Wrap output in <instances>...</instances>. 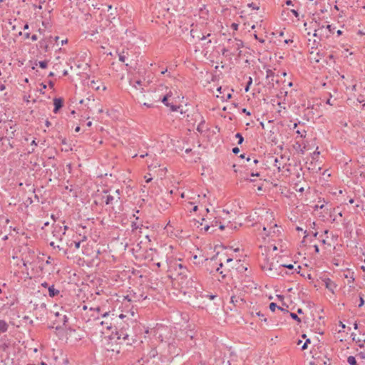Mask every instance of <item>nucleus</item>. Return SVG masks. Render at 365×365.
Listing matches in <instances>:
<instances>
[{
  "label": "nucleus",
  "mask_w": 365,
  "mask_h": 365,
  "mask_svg": "<svg viewBox=\"0 0 365 365\" xmlns=\"http://www.w3.org/2000/svg\"><path fill=\"white\" fill-rule=\"evenodd\" d=\"M202 123H203L202 122L201 123H200V124L198 125L197 128V130L198 131H200V132H202Z\"/></svg>",
  "instance_id": "nucleus-42"
},
{
  "label": "nucleus",
  "mask_w": 365,
  "mask_h": 365,
  "mask_svg": "<svg viewBox=\"0 0 365 365\" xmlns=\"http://www.w3.org/2000/svg\"><path fill=\"white\" fill-rule=\"evenodd\" d=\"M269 309L272 312H274L276 309H280L282 311L284 310V309H282V307H279L277 305L276 303L274 302H272L269 304Z\"/></svg>",
  "instance_id": "nucleus-15"
},
{
  "label": "nucleus",
  "mask_w": 365,
  "mask_h": 365,
  "mask_svg": "<svg viewBox=\"0 0 365 365\" xmlns=\"http://www.w3.org/2000/svg\"><path fill=\"white\" fill-rule=\"evenodd\" d=\"M189 204L194 205L192 210L195 211V212L197 211L198 206L197 205H195L196 204V201L195 202H189Z\"/></svg>",
  "instance_id": "nucleus-34"
},
{
  "label": "nucleus",
  "mask_w": 365,
  "mask_h": 365,
  "mask_svg": "<svg viewBox=\"0 0 365 365\" xmlns=\"http://www.w3.org/2000/svg\"><path fill=\"white\" fill-rule=\"evenodd\" d=\"M251 176L254 177V176H259V173H251Z\"/></svg>",
  "instance_id": "nucleus-50"
},
{
  "label": "nucleus",
  "mask_w": 365,
  "mask_h": 365,
  "mask_svg": "<svg viewBox=\"0 0 365 365\" xmlns=\"http://www.w3.org/2000/svg\"><path fill=\"white\" fill-rule=\"evenodd\" d=\"M322 282H324V284L325 287L331 292L332 293H334V290L336 289L337 285L334 282H333L331 279L324 277L322 279Z\"/></svg>",
  "instance_id": "nucleus-5"
},
{
  "label": "nucleus",
  "mask_w": 365,
  "mask_h": 365,
  "mask_svg": "<svg viewBox=\"0 0 365 365\" xmlns=\"http://www.w3.org/2000/svg\"><path fill=\"white\" fill-rule=\"evenodd\" d=\"M282 267H286V268H288L289 269H294V265L289 264H279L278 265V268L280 269Z\"/></svg>",
  "instance_id": "nucleus-24"
},
{
  "label": "nucleus",
  "mask_w": 365,
  "mask_h": 365,
  "mask_svg": "<svg viewBox=\"0 0 365 365\" xmlns=\"http://www.w3.org/2000/svg\"><path fill=\"white\" fill-rule=\"evenodd\" d=\"M4 89H5V86H4V85H3V84H2V85H1V86H0V91H4Z\"/></svg>",
  "instance_id": "nucleus-61"
},
{
  "label": "nucleus",
  "mask_w": 365,
  "mask_h": 365,
  "mask_svg": "<svg viewBox=\"0 0 365 365\" xmlns=\"http://www.w3.org/2000/svg\"><path fill=\"white\" fill-rule=\"evenodd\" d=\"M125 58H126V57H125V56L124 54V52H123V53L119 54V61L120 62H123L124 63L125 61Z\"/></svg>",
  "instance_id": "nucleus-27"
},
{
  "label": "nucleus",
  "mask_w": 365,
  "mask_h": 365,
  "mask_svg": "<svg viewBox=\"0 0 365 365\" xmlns=\"http://www.w3.org/2000/svg\"><path fill=\"white\" fill-rule=\"evenodd\" d=\"M108 315H109V312H105L104 314H102V317H103V318H106V317H107Z\"/></svg>",
  "instance_id": "nucleus-51"
},
{
  "label": "nucleus",
  "mask_w": 365,
  "mask_h": 365,
  "mask_svg": "<svg viewBox=\"0 0 365 365\" xmlns=\"http://www.w3.org/2000/svg\"><path fill=\"white\" fill-rule=\"evenodd\" d=\"M91 310H96L97 312H100L101 311V308L99 307H96V308H91Z\"/></svg>",
  "instance_id": "nucleus-46"
},
{
  "label": "nucleus",
  "mask_w": 365,
  "mask_h": 365,
  "mask_svg": "<svg viewBox=\"0 0 365 365\" xmlns=\"http://www.w3.org/2000/svg\"><path fill=\"white\" fill-rule=\"evenodd\" d=\"M48 296L50 297H54L59 294V290L56 289L53 285L48 287Z\"/></svg>",
  "instance_id": "nucleus-9"
},
{
  "label": "nucleus",
  "mask_w": 365,
  "mask_h": 365,
  "mask_svg": "<svg viewBox=\"0 0 365 365\" xmlns=\"http://www.w3.org/2000/svg\"><path fill=\"white\" fill-rule=\"evenodd\" d=\"M235 47L237 49H239L243 46V42L241 40L235 39Z\"/></svg>",
  "instance_id": "nucleus-22"
},
{
  "label": "nucleus",
  "mask_w": 365,
  "mask_h": 365,
  "mask_svg": "<svg viewBox=\"0 0 365 365\" xmlns=\"http://www.w3.org/2000/svg\"><path fill=\"white\" fill-rule=\"evenodd\" d=\"M205 198H206V195L205 194H203L202 195H197V199L199 200V202H200L202 200H203V202H205Z\"/></svg>",
  "instance_id": "nucleus-30"
},
{
  "label": "nucleus",
  "mask_w": 365,
  "mask_h": 365,
  "mask_svg": "<svg viewBox=\"0 0 365 365\" xmlns=\"http://www.w3.org/2000/svg\"><path fill=\"white\" fill-rule=\"evenodd\" d=\"M143 106H146V107H148V108H150V107L152 106V105H151V104H148V103H145L143 104Z\"/></svg>",
  "instance_id": "nucleus-59"
},
{
  "label": "nucleus",
  "mask_w": 365,
  "mask_h": 365,
  "mask_svg": "<svg viewBox=\"0 0 365 365\" xmlns=\"http://www.w3.org/2000/svg\"><path fill=\"white\" fill-rule=\"evenodd\" d=\"M219 227L220 230H223L225 229V226L224 225H220Z\"/></svg>",
  "instance_id": "nucleus-63"
},
{
  "label": "nucleus",
  "mask_w": 365,
  "mask_h": 365,
  "mask_svg": "<svg viewBox=\"0 0 365 365\" xmlns=\"http://www.w3.org/2000/svg\"><path fill=\"white\" fill-rule=\"evenodd\" d=\"M168 268L170 269H174L178 271L179 269L178 274L180 275L186 276L187 268L178 260H170L168 259H166Z\"/></svg>",
  "instance_id": "nucleus-3"
},
{
  "label": "nucleus",
  "mask_w": 365,
  "mask_h": 365,
  "mask_svg": "<svg viewBox=\"0 0 365 365\" xmlns=\"http://www.w3.org/2000/svg\"><path fill=\"white\" fill-rule=\"evenodd\" d=\"M25 38H31V36H30V34H29V33H26V34H25Z\"/></svg>",
  "instance_id": "nucleus-58"
},
{
  "label": "nucleus",
  "mask_w": 365,
  "mask_h": 365,
  "mask_svg": "<svg viewBox=\"0 0 365 365\" xmlns=\"http://www.w3.org/2000/svg\"><path fill=\"white\" fill-rule=\"evenodd\" d=\"M257 315L260 317V319L264 322H267V318L264 317V315L261 312H257Z\"/></svg>",
  "instance_id": "nucleus-32"
},
{
  "label": "nucleus",
  "mask_w": 365,
  "mask_h": 365,
  "mask_svg": "<svg viewBox=\"0 0 365 365\" xmlns=\"http://www.w3.org/2000/svg\"><path fill=\"white\" fill-rule=\"evenodd\" d=\"M67 42H68V40H67V39L62 40V41H61V45H64V44L67 43Z\"/></svg>",
  "instance_id": "nucleus-55"
},
{
  "label": "nucleus",
  "mask_w": 365,
  "mask_h": 365,
  "mask_svg": "<svg viewBox=\"0 0 365 365\" xmlns=\"http://www.w3.org/2000/svg\"><path fill=\"white\" fill-rule=\"evenodd\" d=\"M31 145H35V146H36V145H37V143H36V140H32V142H31Z\"/></svg>",
  "instance_id": "nucleus-54"
},
{
  "label": "nucleus",
  "mask_w": 365,
  "mask_h": 365,
  "mask_svg": "<svg viewBox=\"0 0 365 365\" xmlns=\"http://www.w3.org/2000/svg\"><path fill=\"white\" fill-rule=\"evenodd\" d=\"M54 109L53 113H57L60 108L63 106V100L60 98H55L53 99Z\"/></svg>",
  "instance_id": "nucleus-7"
},
{
  "label": "nucleus",
  "mask_w": 365,
  "mask_h": 365,
  "mask_svg": "<svg viewBox=\"0 0 365 365\" xmlns=\"http://www.w3.org/2000/svg\"><path fill=\"white\" fill-rule=\"evenodd\" d=\"M239 152H240V149H239V148L235 147V148H232V153H235V154H237V153H239Z\"/></svg>",
  "instance_id": "nucleus-36"
},
{
  "label": "nucleus",
  "mask_w": 365,
  "mask_h": 365,
  "mask_svg": "<svg viewBox=\"0 0 365 365\" xmlns=\"http://www.w3.org/2000/svg\"><path fill=\"white\" fill-rule=\"evenodd\" d=\"M41 285L44 287H47L48 286V283L47 282H43L41 284Z\"/></svg>",
  "instance_id": "nucleus-57"
},
{
  "label": "nucleus",
  "mask_w": 365,
  "mask_h": 365,
  "mask_svg": "<svg viewBox=\"0 0 365 365\" xmlns=\"http://www.w3.org/2000/svg\"><path fill=\"white\" fill-rule=\"evenodd\" d=\"M290 316H291V317H292L293 319H294V320H296V321H297V322H301L300 319L298 317V316H297V314H295V313H291V314H290Z\"/></svg>",
  "instance_id": "nucleus-29"
},
{
  "label": "nucleus",
  "mask_w": 365,
  "mask_h": 365,
  "mask_svg": "<svg viewBox=\"0 0 365 365\" xmlns=\"http://www.w3.org/2000/svg\"><path fill=\"white\" fill-rule=\"evenodd\" d=\"M158 268H160L161 266L160 262H155V263H153Z\"/></svg>",
  "instance_id": "nucleus-44"
},
{
  "label": "nucleus",
  "mask_w": 365,
  "mask_h": 365,
  "mask_svg": "<svg viewBox=\"0 0 365 365\" xmlns=\"http://www.w3.org/2000/svg\"><path fill=\"white\" fill-rule=\"evenodd\" d=\"M31 39L33 41H36L38 39V36H37V35H36V34H33L32 36H31Z\"/></svg>",
  "instance_id": "nucleus-37"
},
{
  "label": "nucleus",
  "mask_w": 365,
  "mask_h": 365,
  "mask_svg": "<svg viewBox=\"0 0 365 365\" xmlns=\"http://www.w3.org/2000/svg\"><path fill=\"white\" fill-rule=\"evenodd\" d=\"M242 111H243V113H245L247 115H250V112H248V111H247V110H246L245 108H244V109L242 110Z\"/></svg>",
  "instance_id": "nucleus-60"
},
{
  "label": "nucleus",
  "mask_w": 365,
  "mask_h": 365,
  "mask_svg": "<svg viewBox=\"0 0 365 365\" xmlns=\"http://www.w3.org/2000/svg\"><path fill=\"white\" fill-rule=\"evenodd\" d=\"M347 362L350 364V365H358L357 364V362H356V360L355 359L354 356H349L348 358H347Z\"/></svg>",
  "instance_id": "nucleus-17"
},
{
  "label": "nucleus",
  "mask_w": 365,
  "mask_h": 365,
  "mask_svg": "<svg viewBox=\"0 0 365 365\" xmlns=\"http://www.w3.org/2000/svg\"><path fill=\"white\" fill-rule=\"evenodd\" d=\"M248 6L254 9H258V7L255 6L254 3L249 4Z\"/></svg>",
  "instance_id": "nucleus-41"
},
{
  "label": "nucleus",
  "mask_w": 365,
  "mask_h": 365,
  "mask_svg": "<svg viewBox=\"0 0 365 365\" xmlns=\"http://www.w3.org/2000/svg\"><path fill=\"white\" fill-rule=\"evenodd\" d=\"M307 348V343H305V342H304V343L303 344V345L302 346V348H301V349H302V350H304V349H306Z\"/></svg>",
  "instance_id": "nucleus-45"
},
{
  "label": "nucleus",
  "mask_w": 365,
  "mask_h": 365,
  "mask_svg": "<svg viewBox=\"0 0 365 365\" xmlns=\"http://www.w3.org/2000/svg\"><path fill=\"white\" fill-rule=\"evenodd\" d=\"M91 86L97 91L100 89V86H97L96 83L94 81H92L91 82Z\"/></svg>",
  "instance_id": "nucleus-28"
},
{
  "label": "nucleus",
  "mask_w": 365,
  "mask_h": 365,
  "mask_svg": "<svg viewBox=\"0 0 365 365\" xmlns=\"http://www.w3.org/2000/svg\"><path fill=\"white\" fill-rule=\"evenodd\" d=\"M222 266H223L222 262H220V267L217 268L216 271L218 272L220 274H222V278H224L226 276V274H224L223 271L220 270V269L222 268Z\"/></svg>",
  "instance_id": "nucleus-26"
},
{
  "label": "nucleus",
  "mask_w": 365,
  "mask_h": 365,
  "mask_svg": "<svg viewBox=\"0 0 365 365\" xmlns=\"http://www.w3.org/2000/svg\"><path fill=\"white\" fill-rule=\"evenodd\" d=\"M237 302V300L236 299V297H235V296H232V297H231V302H232V303H233V304H235V302Z\"/></svg>",
  "instance_id": "nucleus-43"
},
{
  "label": "nucleus",
  "mask_w": 365,
  "mask_h": 365,
  "mask_svg": "<svg viewBox=\"0 0 365 365\" xmlns=\"http://www.w3.org/2000/svg\"><path fill=\"white\" fill-rule=\"evenodd\" d=\"M314 251L318 253L319 252V247L317 245H314Z\"/></svg>",
  "instance_id": "nucleus-48"
},
{
  "label": "nucleus",
  "mask_w": 365,
  "mask_h": 365,
  "mask_svg": "<svg viewBox=\"0 0 365 365\" xmlns=\"http://www.w3.org/2000/svg\"><path fill=\"white\" fill-rule=\"evenodd\" d=\"M261 267L271 277H275L279 274L277 263H274V261L270 262L269 259H264V262L261 264Z\"/></svg>",
  "instance_id": "nucleus-2"
},
{
  "label": "nucleus",
  "mask_w": 365,
  "mask_h": 365,
  "mask_svg": "<svg viewBox=\"0 0 365 365\" xmlns=\"http://www.w3.org/2000/svg\"><path fill=\"white\" fill-rule=\"evenodd\" d=\"M53 236L56 238H58L60 240H62V227L60 225H56L53 227Z\"/></svg>",
  "instance_id": "nucleus-8"
},
{
  "label": "nucleus",
  "mask_w": 365,
  "mask_h": 365,
  "mask_svg": "<svg viewBox=\"0 0 365 365\" xmlns=\"http://www.w3.org/2000/svg\"><path fill=\"white\" fill-rule=\"evenodd\" d=\"M116 334L118 335V336H117L118 339H122L124 341L128 340V337H129L128 334L125 333L123 330L117 331Z\"/></svg>",
  "instance_id": "nucleus-10"
},
{
  "label": "nucleus",
  "mask_w": 365,
  "mask_h": 365,
  "mask_svg": "<svg viewBox=\"0 0 365 365\" xmlns=\"http://www.w3.org/2000/svg\"><path fill=\"white\" fill-rule=\"evenodd\" d=\"M296 133L301 137V138H304L305 137L306 135V130H296Z\"/></svg>",
  "instance_id": "nucleus-25"
},
{
  "label": "nucleus",
  "mask_w": 365,
  "mask_h": 365,
  "mask_svg": "<svg viewBox=\"0 0 365 365\" xmlns=\"http://www.w3.org/2000/svg\"><path fill=\"white\" fill-rule=\"evenodd\" d=\"M9 325L4 320H0V334L6 332L8 329Z\"/></svg>",
  "instance_id": "nucleus-12"
},
{
  "label": "nucleus",
  "mask_w": 365,
  "mask_h": 365,
  "mask_svg": "<svg viewBox=\"0 0 365 365\" xmlns=\"http://www.w3.org/2000/svg\"><path fill=\"white\" fill-rule=\"evenodd\" d=\"M122 191L119 189L111 192V190H104L102 195V202L106 205L113 206L114 204L120 201Z\"/></svg>",
  "instance_id": "nucleus-1"
},
{
  "label": "nucleus",
  "mask_w": 365,
  "mask_h": 365,
  "mask_svg": "<svg viewBox=\"0 0 365 365\" xmlns=\"http://www.w3.org/2000/svg\"><path fill=\"white\" fill-rule=\"evenodd\" d=\"M132 229L133 230H137L140 227V225L137 222H132Z\"/></svg>",
  "instance_id": "nucleus-31"
},
{
  "label": "nucleus",
  "mask_w": 365,
  "mask_h": 365,
  "mask_svg": "<svg viewBox=\"0 0 365 365\" xmlns=\"http://www.w3.org/2000/svg\"><path fill=\"white\" fill-rule=\"evenodd\" d=\"M29 29V24H26L24 25V30H26V29Z\"/></svg>",
  "instance_id": "nucleus-64"
},
{
  "label": "nucleus",
  "mask_w": 365,
  "mask_h": 365,
  "mask_svg": "<svg viewBox=\"0 0 365 365\" xmlns=\"http://www.w3.org/2000/svg\"><path fill=\"white\" fill-rule=\"evenodd\" d=\"M252 77H249L248 81H247V85H246V86L245 88V92H248L249 91L250 86L252 85Z\"/></svg>",
  "instance_id": "nucleus-20"
},
{
  "label": "nucleus",
  "mask_w": 365,
  "mask_h": 365,
  "mask_svg": "<svg viewBox=\"0 0 365 365\" xmlns=\"http://www.w3.org/2000/svg\"><path fill=\"white\" fill-rule=\"evenodd\" d=\"M327 29L329 30V33H332L334 30V28L332 27V25L328 24L327 25Z\"/></svg>",
  "instance_id": "nucleus-33"
},
{
  "label": "nucleus",
  "mask_w": 365,
  "mask_h": 365,
  "mask_svg": "<svg viewBox=\"0 0 365 365\" xmlns=\"http://www.w3.org/2000/svg\"><path fill=\"white\" fill-rule=\"evenodd\" d=\"M73 245H74L75 249H76V250H78V249H79V248H80L81 241H78V242H76V241H73V242H71V245H69V247H72V246H73Z\"/></svg>",
  "instance_id": "nucleus-23"
},
{
  "label": "nucleus",
  "mask_w": 365,
  "mask_h": 365,
  "mask_svg": "<svg viewBox=\"0 0 365 365\" xmlns=\"http://www.w3.org/2000/svg\"><path fill=\"white\" fill-rule=\"evenodd\" d=\"M41 88L40 89V92H41L42 93H43V90H44V89H46V86L44 83H41Z\"/></svg>",
  "instance_id": "nucleus-40"
},
{
  "label": "nucleus",
  "mask_w": 365,
  "mask_h": 365,
  "mask_svg": "<svg viewBox=\"0 0 365 365\" xmlns=\"http://www.w3.org/2000/svg\"><path fill=\"white\" fill-rule=\"evenodd\" d=\"M68 229V226L65 225L63 227H62V235H65L66 230Z\"/></svg>",
  "instance_id": "nucleus-38"
},
{
  "label": "nucleus",
  "mask_w": 365,
  "mask_h": 365,
  "mask_svg": "<svg viewBox=\"0 0 365 365\" xmlns=\"http://www.w3.org/2000/svg\"><path fill=\"white\" fill-rule=\"evenodd\" d=\"M238 26H239L238 24L236 23H232L231 25V28L235 31H237L238 29Z\"/></svg>",
  "instance_id": "nucleus-35"
},
{
  "label": "nucleus",
  "mask_w": 365,
  "mask_h": 365,
  "mask_svg": "<svg viewBox=\"0 0 365 365\" xmlns=\"http://www.w3.org/2000/svg\"><path fill=\"white\" fill-rule=\"evenodd\" d=\"M131 83L133 85V87H135L136 89H140L142 91L144 90L143 86V81H140V80H135V81H131Z\"/></svg>",
  "instance_id": "nucleus-11"
},
{
  "label": "nucleus",
  "mask_w": 365,
  "mask_h": 365,
  "mask_svg": "<svg viewBox=\"0 0 365 365\" xmlns=\"http://www.w3.org/2000/svg\"><path fill=\"white\" fill-rule=\"evenodd\" d=\"M282 159H283V157L281 156L280 160L278 158H276L274 160V166L276 167L279 171H281L284 168V166L282 168L281 167L282 165L280 163V160Z\"/></svg>",
  "instance_id": "nucleus-13"
},
{
  "label": "nucleus",
  "mask_w": 365,
  "mask_h": 365,
  "mask_svg": "<svg viewBox=\"0 0 365 365\" xmlns=\"http://www.w3.org/2000/svg\"><path fill=\"white\" fill-rule=\"evenodd\" d=\"M81 130V128L79 126H77L76 128H75V131L76 132H79Z\"/></svg>",
  "instance_id": "nucleus-62"
},
{
  "label": "nucleus",
  "mask_w": 365,
  "mask_h": 365,
  "mask_svg": "<svg viewBox=\"0 0 365 365\" xmlns=\"http://www.w3.org/2000/svg\"><path fill=\"white\" fill-rule=\"evenodd\" d=\"M68 322V317L64 315L63 316V324H65Z\"/></svg>",
  "instance_id": "nucleus-49"
},
{
  "label": "nucleus",
  "mask_w": 365,
  "mask_h": 365,
  "mask_svg": "<svg viewBox=\"0 0 365 365\" xmlns=\"http://www.w3.org/2000/svg\"><path fill=\"white\" fill-rule=\"evenodd\" d=\"M170 91L166 93L161 99V101L166 106H170V104L168 103V98L169 96H170Z\"/></svg>",
  "instance_id": "nucleus-14"
},
{
  "label": "nucleus",
  "mask_w": 365,
  "mask_h": 365,
  "mask_svg": "<svg viewBox=\"0 0 365 365\" xmlns=\"http://www.w3.org/2000/svg\"><path fill=\"white\" fill-rule=\"evenodd\" d=\"M100 324L108 330L111 329V323L108 321H101Z\"/></svg>",
  "instance_id": "nucleus-16"
},
{
  "label": "nucleus",
  "mask_w": 365,
  "mask_h": 365,
  "mask_svg": "<svg viewBox=\"0 0 365 365\" xmlns=\"http://www.w3.org/2000/svg\"><path fill=\"white\" fill-rule=\"evenodd\" d=\"M292 12L293 13V14L297 17L298 16V12L295 10H292Z\"/></svg>",
  "instance_id": "nucleus-52"
},
{
  "label": "nucleus",
  "mask_w": 365,
  "mask_h": 365,
  "mask_svg": "<svg viewBox=\"0 0 365 365\" xmlns=\"http://www.w3.org/2000/svg\"><path fill=\"white\" fill-rule=\"evenodd\" d=\"M161 252L158 251L155 249H150V252H148V256L150 257V261L153 263H155V262H160V257Z\"/></svg>",
  "instance_id": "nucleus-4"
},
{
  "label": "nucleus",
  "mask_w": 365,
  "mask_h": 365,
  "mask_svg": "<svg viewBox=\"0 0 365 365\" xmlns=\"http://www.w3.org/2000/svg\"><path fill=\"white\" fill-rule=\"evenodd\" d=\"M276 228H277V225L275 224V225H274V227H270L269 231L267 233H266V235H267V236H269V235H270V236L273 237L274 235H273L272 234H275V233H276V230H276Z\"/></svg>",
  "instance_id": "nucleus-19"
},
{
  "label": "nucleus",
  "mask_w": 365,
  "mask_h": 365,
  "mask_svg": "<svg viewBox=\"0 0 365 365\" xmlns=\"http://www.w3.org/2000/svg\"><path fill=\"white\" fill-rule=\"evenodd\" d=\"M35 65H38L41 68H46L48 66V61H42L39 62H36Z\"/></svg>",
  "instance_id": "nucleus-18"
},
{
  "label": "nucleus",
  "mask_w": 365,
  "mask_h": 365,
  "mask_svg": "<svg viewBox=\"0 0 365 365\" xmlns=\"http://www.w3.org/2000/svg\"><path fill=\"white\" fill-rule=\"evenodd\" d=\"M170 107H171L172 110H174V111L177 110V107L175 106H171Z\"/></svg>",
  "instance_id": "nucleus-56"
},
{
  "label": "nucleus",
  "mask_w": 365,
  "mask_h": 365,
  "mask_svg": "<svg viewBox=\"0 0 365 365\" xmlns=\"http://www.w3.org/2000/svg\"><path fill=\"white\" fill-rule=\"evenodd\" d=\"M235 138H238V143H237L239 145H241L243 143L244 138L242 137V135L240 133H236Z\"/></svg>",
  "instance_id": "nucleus-21"
},
{
  "label": "nucleus",
  "mask_w": 365,
  "mask_h": 365,
  "mask_svg": "<svg viewBox=\"0 0 365 365\" xmlns=\"http://www.w3.org/2000/svg\"><path fill=\"white\" fill-rule=\"evenodd\" d=\"M40 45H41V47H45L46 50L47 49V47L48 46L46 45V43L45 42H43V41H40Z\"/></svg>",
  "instance_id": "nucleus-39"
},
{
  "label": "nucleus",
  "mask_w": 365,
  "mask_h": 365,
  "mask_svg": "<svg viewBox=\"0 0 365 365\" xmlns=\"http://www.w3.org/2000/svg\"><path fill=\"white\" fill-rule=\"evenodd\" d=\"M210 36V34H208L207 36H203L200 39L201 40H205V39H206L207 37H208Z\"/></svg>",
  "instance_id": "nucleus-53"
},
{
  "label": "nucleus",
  "mask_w": 365,
  "mask_h": 365,
  "mask_svg": "<svg viewBox=\"0 0 365 365\" xmlns=\"http://www.w3.org/2000/svg\"><path fill=\"white\" fill-rule=\"evenodd\" d=\"M143 298V295L138 296L135 293H130L127 296L125 297V299L128 302H138L140 301Z\"/></svg>",
  "instance_id": "nucleus-6"
},
{
  "label": "nucleus",
  "mask_w": 365,
  "mask_h": 365,
  "mask_svg": "<svg viewBox=\"0 0 365 365\" xmlns=\"http://www.w3.org/2000/svg\"><path fill=\"white\" fill-rule=\"evenodd\" d=\"M339 326L341 327V329H345L346 326L341 322H339Z\"/></svg>",
  "instance_id": "nucleus-47"
}]
</instances>
